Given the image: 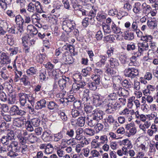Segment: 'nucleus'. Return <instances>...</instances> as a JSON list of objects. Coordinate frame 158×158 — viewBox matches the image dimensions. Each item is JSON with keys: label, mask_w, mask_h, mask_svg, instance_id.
<instances>
[{"label": "nucleus", "mask_w": 158, "mask_h": 158, "mask_svg": "<svg viewBox=\"0 0 158 158\" xmlns=\"http://www.w3.org/2000/svg\"><path fill=\"white\" fill-rule=\"evenodd\" d=\"M26 98H27L28 101L30 103L31 105L34 104L35 98L31 94H26Z\"/></svg>", "instance_id": "52"}, {"label": "nucleus", "mask_w": 158, "mask_h": 158, "mask_svg": "<svg viewBox=\"0 0 158 158\" xmlns=\"http://www.w3.org/2000/svg\"><path fill=\"white\" fill-rule=\"evenodd\" d=\"M121 106L120 105L118 102L115 101H110L109 104H108V108L107 110H110L112 109L114 110H116L118 107Z\"/></svg>", "instance_id": "14"}, {"label": "nucleus", "mask_w": 158, "mask_h": 158, "mask_svg": "<svg viewBox=\"0 0 158 158\" xmlns=\"http://www.w3.org/2000/svg\"><path fill=\"white\" fill-rule=\"evenodd\" d=\"M46 102L45 100L44 99L41 100L40 101H38L35 106L36 109H41L42 108L46 106Z\"/></svg>", "instance_id": "23"}, {"label": "nucleus", "mask_w": 158, "mask_h": 158, "mask_svg": "<svg viewBox=\"0 0 158 158\" xmlns=\"http://www.w3.org/2000/svg\"><path fill=\"white\" fill-rule=\"evenodd\" d=\"M6 136L8 137V139L11 141L14 138V131L12 130L9 131L7 133V135Z\"/></svg>", "instance_id": "60"}, {"label": "nucleus", "mask_w": 158, "mask_h": 158, "mask_svg": "<svg viewBox=\"0 0 158 158\" xmlns=\"http://www.w3.org/2000/svg\"><path fill=\"white\" fill-rule=\"evenodd\" d=\"M122 144L125 146H127V148H130L132 147V145L130 141L127 139L124 140L122 141Z\"/></svg>", "instance_id": "55"}, {"label": "nucleus", "mask_w": 158, "mask_h": 158, "mask_svg": "<svg viewBox=\"0 0 158 158\" xmlns=\"http://www.w3.org/2000/svg\"><path fill=\"white\" fill-rule=\"evenodd\" d=\"M35 10L37 12L39 13H41L43 12L42 7L40 2L37 1L35 4Z\"/></svg>", "instance_id": "41"}, {"label": "nucleus", "mask_w": 158, "mask_h": 158, "mask_svg": "<svg viewBox=\"0 0 158 158\" xmlns=\"http://www.w3.org/2000/svg\"><path fill=\"white\" fill-rule=\"evenodd\" d=\"M147 24L149 27L152 29H154L157 26V24L155 20H148L147 22Z\"/></svg>", "instance_id": "45"}, {"label": "nucleus", "mask_w": 158, "mask_h": 158, "mask_svg": "<svg viewBox=\"0 0 158 158\" xmlns=\"http://www.w3.org/2000/svg\"><path fill=\"white\" fill-rule=\"evenodd\" d=\"M87 15L88 16L87 18L94 22V18L96 16V11L93 10H90L89 13H88Z\"/></svg>", "instance_id": "47"}, {"label": "nucleus", "mask_w": 158, "mask_h": 158, "mask_svg": "<svg viewBox=\"0 0 158 158\" xmlns=\"http://www.w3.org/2000/svg\"><path fill=\"white\" fill-rule=\"evenodd\" d=\"M62 28L66 32H71L75 27V24L73 20H66L63 22Z\"/></svg>", "instance_id": "1"}, {"label": "nucleus", "mask_w": 158, "mask_h": 158, "mask_svg": "<svg viewBox=\"0 0 158 158\" xmlns=\"http://www.w3.org/2000/svg\"><path fill=\"white\" fill-rule=\"evenodd\" d=\"M92 106L89 105L85 104V110L87 113H94L95 111Z\"/></svg>", "instance_id": "35"}, {"label": "nucleus", "mask_w": 158, "mask_h": 158, "mask_svg": "<svg viewBox=\"0 0 158 158\" xmlns=\"http://www.w3.org/2000/svg\"><path fill=\"white\" fill-rule=\"evenodd\" d=\"M55 149L56 151V153L58 156L60 157H62L64 155V149L66 147V146H61L60 147L55 146Z\"/></svg>", "instance_id": "12"}, {"label": "nucleus", "mask_w": 158, "mask_h": 158, "mask_svg": "<svg viewBox=\"0 0 158 158\" xmlns=\"http://www.w3.org/2000/svg\"><path fill=\"white\" fill-rule=\"evenodd\" d=\"M69 81V78L65 76H63L62 78L60 79L58 81V84L60 89H63Z\"/></svg>", "instance_id": "8"}, {"label": "nucleus", "mask_w": 158, "mask_h": 158, "mask_svg": "<svg viewBox=\"0 0 158 158\" xmlns=\"http://www.w3.org/2000/svg\"><path fill=\"white\" fill-rule=\"evenodd\" d=\"M141 4L140 2H137L133 6V11L135 14H139L140 13Z\"/></svg>", "instance_id": "22"}, {"label": "nucleus", "mask_w": 158, "mask_h": 158, "mask_svg": "<svg viewBox=\"0 0 158 158\" xmlns=\"http://www.w3.org/2000/svg\"><path fill=\"white\" fill-rule=\"evenodd\" d=\"M143 13L148 15L150 13L151 8L149 5H147L145 3H143L142 5Z\"/></svg>", "instance_id": "26"}, {"label": "nucleus", "mask_w": 158, "mask_h": 158, "mask_svg": "<svg viewBox=\"0 0 158 158\" xmlns=\"http://www.w3.org/2000/svg\"><path fill=\"white\" fill-rule=\"evenodd\" d=\"M110 66L111 68H114L118 66L119 63L118 60L115 58H111L109 60Z\"/></svg>", "instance_id": "27"}, {"label": "nucleus", "mask_w": 158, "mask_h": 158, "mask_svg": "<svg viewBox=\"0 0 158 158\" xmlns=\"http://www.w3.org/2000/svg\"><path fill=\"white\" fill-rule=\"evenodd\" d=\"M2 38L4 39L5 40H6L7 43L10 45H12L14 44V37L12 36L6 35L5 36H4Z\"/></svg>", "instance_id": "20"}, {"label": "nucleus", "mask_w": 158, "mask_h": 158, "mask_svg": "<svg viewBox=\"0 0 158 158\" xmlns=\"http://www.w3.org/2000/svg\"><path fill=\"white\" fill-rule=\"evenodd\" d=\"M121 84L123 87L126 88H130L132 87L131 82L126 79L124 80L122 82Z\"/></svg>", "instance_id": "48"}, {"label": "nucleus", "mask_w": 158, "mask_h": 158, "mask_svg": "<svg viewBox=\"0 0 158 158\" xmlns=\"http://www.w3.org/2000/svg\"><path fill=\"white\" fill-rule=\"evenodd\" d=\"M135 99V97H130L128 100V105L130 107H132L135 104L136 108H138L140 106V104L139 100Z\"/></svg>", "instance_id": "7"}, {"label": "nucleus", "mask_w": 158, "mask_h": 158, "mask_svg": "<svg viewBox=\"0 0 158 158\" xmlns=\"http://www.w3.org/2000/svg\"><path fill=\"white\" fill-rule=\"evenodd\" d=\"M93 116L94 118L99 121L103 118V112L101 110H95Z\"/></svg>", "instance_id": "10"}, {"label": "nucleus", "mask_w": 158, "mask_h": 158, "mask_svg": "<svg viewBox=\"0 0 158 158\" xmlns=\"http://www.w3.org/2000/svg\"><path fill=\"white\" fill-rule=\"evenodd\" d=\"M126 133L127 134L128 137H130L131 135H134L136 132V130L135 127H133L130 129L128 131H126Z\"/></svg>", "instance_id": "44"}, {"label": "nucleus", "mask_w": 158, "mask_h": 158, "mask_svg": "<svg viewBox=\"0 0 158 158\" xmlns=\"http://www.w3.org/2000/svg\"><path fill=\"white\" fill-rule=\"evenodd\" d=\"M60 119L63 121H66L67 120L68 118L65 114L63 112H61L59 114Z\"/></svg>", "instance_id": "63"}, {"label": "nucleus", "mask_w": 158, "mask_h": 158, "mask_svg": "<svg viewBox=\"0 0 158 158\" xmlns=\"http://www.w3.org/2000/svg\"><path fill=\"white\" fill-rule=\"evenodd\" d=\"M0 59L2 63L4 64H8L10 62V59L7 54L6 53L2 52L0 55Z\"/></svg>", "instance_id": "9"}, {"label": "nucleus", "mask_w": 158, "mask_h": 158, "mask_svg": "<svg viewBox=\"0 0 158 158\" xmlns=\"http://www.w3.org/2000/svg\"><path fill=\"white\" fill-rule=\"evenodd\" d=\"M31 19L33 24L37 23L40 21V17L37 16V14H33L31 16Z\"/></svg>", "instance_id": "37"}, {"label": "nucleus", "mask_w": 158, "mask_h": 158, "mask_svg": "<svg viewBox=\"0 0 158 158\" xmlns=\"http://www.w3.org/2000/svg\"><path fill=\"white\" fill-rule=\"evenodd\" d=\"M110 27L111 31H112L114 33H119L121 32V29L120 27L117 26L114 22H112L111 24L110 25Z\"/></svg>", "instance_id": "19"}, {"label": "nucleus", "mask_w": 158, "mask_h": 158, "mask_svg": "<svg viewBox=\"0 0 158 158\" xmlns=\"http://www.w3.org/2000/svg\"><path fill=\"white\" fill-rule=\"evenodd\" d=\"M102 26L105 35L109 34L111 32V29L110 25L105 24L102 25Z\"/></svg>", "instance_id": "34"}, {"label": "nucleus", "mask_w": 158, "mask_h": 158, "mask_svg": "<svg viewBox=\"0 0 158 158\" xmlns=\"http://www.w3.org/2000/svg\"><path fill=\"white\" fill-rule=\"evenodd\" d=\"M85 117H81L77 119V125L80 126H83L85 124Z\"/></svg>", "instance_id": "42"}, {"label": "nucleus", "mask_w": 158, "mask_h": 158, "mask_svg": "<svg viewBox=\"0 0 158 158\" xmlns=\"http://www.w3.org/2000/svg\"><path fill=\"white\" fill-rule=\"evenodd\" d=\"M20 81L21 83H23L25 86L29 85L30 83V81H29V78L26 76H23L20 79Z\"/></svg>", "instance_id": "32"}, {"label": "nucleus", "mask_w": 158, "mask_h": 158, "mask_svg": "<svg viewBox=\"0 0 158 158\" xmlns=\"http://www.w3.org/2000/svg\"><path fill=\"white\" fill-rule=\"evenodd\" d=\"M23 22L24 24H28L30 23L31 21L30 17L27 14L24 15Z\"/></svg>", "instance_id": "58"}, {"label": "nucleus", "mask_w": 158, "mask_h": 158, "mask_svg": "<svg viewBox=\"0 0 158 158\" xmlns=\"http://www.w3.org/2000/svg\"><path fill=\"white\" fill-rule=\"evenodd\" d=\"M31 122L33 126L36 127L39 125L40 121L39 119L35 118L32 119Z\"/></svg>", "instance_id": "50"}, {"label": "nucleus", "mask_w": 158, "mask_h": 158, "mask_svg": "<svg viewBox=\"0 0 158 158\" xmlns=\"http://www.w3.org/2000/svg\"><path fill=\"white\" fill-rule=\"evenodd\" d=\"M13 123L14 126L18 127H21V126L23 124V122L21 121L18 118L15 119L14 120Z\"/></svg>", "instance_id": "39"}, {"label": "nucleus", "mask_w": 158, "mask_h": 158, "mask_svg": "<svg viewBox=\"0 0 158 158\" xmlns=\"http://www.w3.org/2000/svg\"><path fill=\"white\" fill-rule=\"evenodd\" d=\"M151 125V122L149 121H146L144 122L143 124H140L139 127L143 131L145 132L146 129L149 128Z\"/></svg>", "instance_id": "18"}, {"label": "nucleus", "mask_w": 158, "mask_h": 158, "mask_svg": "<svg viewBox=\"0 0 158 158\" xmlns=\"http://www.w3.org/2000/svg\"><path fill=\"white\" fill-rule=\"evenodd\" d=\"M35 5L32 2H30L27 6V10L28 11L31 13H34L35 11Z\"/></svg>", "instance_id": "54"}, {"label": "nucleus", "mask_w": 158, "mask_h": 158, "mask_svg": "<svg viewBox=\"0 0 158 158\" xmlns=\"http://www.w3.org/2000/svg\"><path fill=\"white\" fill-rule=\"evenodd\" d=\"M83 93L84 97L82 100L84 101V103H85V102L87 101L90 98L89 96V91L88 89H85L83 91Z\"/></svg>", "instance_id": "31"}, {"label": "nucleus", "mask_w": 158, "mask_h": 158, "mask_svg": "<svg viewBox=\"0 0 158 158\" xmlns=\"http://www.w3.org/2000/svg\"><path fill=\"white\" fill-rule=\"evenodd\" d=\"M15 21L19 27H22L24 24L23 19L20 15H17L15 18Z\"/></svg>", "instance_id": "28"}, {"label": "nucleus", "mask_w": 158, "mask_h": 158, "mask_svg": "<svg viewBox=\"0 0 158 158\" xmlns=\"http://www.w3.org/2000/svg\"><path fill=\"white\" fill-rule=\"evenodd\" d=\"M99 142L101 146L105 143H107L108 141L107 137L106 135H103L100 137Z\"/></svg>", "instance_id": "38"}, {"label": "nucleus", "mask_w": 158, "mask_h": 158, "mask_svg": "<svg viewBox=\"0 0 158 158\" xmlns=\"http://www.w3.org/2000/svg\"><path fill=\"white\" fill-rule=\"evenodd\" d=\"M2 143L5 145L8 144L10 142V140L8 139V137L6 136H3L2 137L1 139Z\"/></svg>", "instance_id": "57"}, {"label": "nucleus", "mask_w": 158, "mask_h": 158, "mask_svg": "<svg viewBox=\"0 0 158 158\" xmlns=\"http://www.w3.org/2000/svg\"><path fill=\"white\" fill-rule=\"evenodd\" d=\"M91 78L95 81L96 84L98 85L99 84L100 82V76L99 75H95L94 76L92 77Z\"/></svg>", "instance_id": "64"}, {"label": "nucleus", "mask_w": 158, "mask_h": 158, "mask_svg": "<svg viewBox=\"0 0 158 158\" xmlns=\"http://www.w3.org/2000/svg\"><path fill=\"white\" fill-rule=\"evenodd\" d=\"M1 114L3 118L6 122H10L11 121V118L10 115L3 112H2Z\"/></svg>", "instance_id": "51"}, {"label": "nucleus", "mask_w": 158, "mask_h": 158, "mask_svg": "<svg viewBox=\"0 0 158 158\" xmlns=\"http://www.w3.org/2000/svg\"><path fill=\"white\" fill-rule=\"evenodd\" d=\"M45 58V55L41 54L38 55L36 57L37 61L40 63H41L43 62Z\"/></svg>", "instance_id": "53"}, {"label": "nucleus", "mask_w": 158, "mask_h": 158, "mask_svg": "<svg viewBox=\"0 0 158 158\" xmlns=\"http://www.w3.org/2000/svg\"><path fill=\"white\" fill-rule=\"evenodd\" d=\"M124 73L126 77L132 79L136 78L139 75V73L138 69L131 68L126 69L124 71Z\"/></svg>", "instance_id": "2"}, {"label": "nucleus", "mask_w": 158, "mask_h": 158, "mask_svg": "<svg viewBox=\"0 0 158 158\" xmlns=\"http://www.w3.org/2000/svg\"><path fill=\"white\" fill-rule=\"evenodd\" d=\"M39 79L40 81H46L48 79L47 76L46 71L45 69H42L40 71Z\"/></svg>", "instance_id": "15"}, {"label": "nucleus", "mask_w": 158, "mask_h": 158, "mask_svg": "<svg viewBox=\"0 0 158 158\" xmlns=\"http://www.w3.org/2000/svg\"><path fill=\"white\" fill-rule=\"evenodd\" d=\"M134 111L133 110H129L127 108H125L119 113L121 115H124L128 119L129 121H131L132 119V115L134 114Z\"/></svg>", "instance_id": "3"}, {"label": "nucleus", "mask_w": 158, "mask_h": 158, "mask_svg": "<svg viewBox=\"0 0 158 158\" xmlns=\"http://www.w3.org/2000/svg\"><path fill=\"white\" fill-rule=\"evenodd\" d=\"M106 123L110 125H113V128L116 130L119 126V124L117 121H116L113 116L109 115L106 118L104 119Z\"/></svg>", "instance_id": "4"}, {"label": "nucleus", "mask_w": 158, "mask_h": 158, "mask_svg": "<svg viewBox=\"0 0 158 158\" xmlns=\"http://www.w3.org/2000/svg\"><path fill=\"white\" fill-rule=\"evenodd\" d=\"M136 48V46L135 44L133 43H131L127 45V49L128 51L134 50Z\"/></svg>", "instance_id": "56"}, {"label": "nucleus", "mask_w": 158, "mask_h": 158, "mask_svg": "<svg viewBox=\"0 0 158 158\" xmlns=\"http://www.w3.org/2000/svg\"><path fill=\"white\" fill-rule=\"evenodd\" d=\"M25 126L26 129L30 132L34 130L33 126L30 121H27L26 122Z\"/></svg>", "instance_id": "40"}, {"label": "nucleus", "mask_w": 158, "mask_h": 158, "mask_svg": "<svg viewBox=\"0 0 158 158\" xmlns=\"http://www.w3.org/2000/svg\"><path fill=\"white\" fill-rule=\"evenodd\" d=\"M139 49H138V52H134L133 54L134 55L136 54L137 53V56H139V53L140 54V55L141 53L143 51L145 50H147L148 49V44H147L146 45H145V44L142 43H140L139 44Z\"/></svg>", "instance_id": "11"}, {"label": "nucleus", "mask_w": 158, "mask_h": 158, "mask_svg": "<svg viewBox=\"0 0 158 158\" xmlns=\"http://www.w3.org/2000/svg\"><path fill=\"white\" fill-rule=\"evenodd\" d=\"M16 101V96L15 94H10L8 98V103L13 104L15 103Z\"/></svg>", "instance_id": "36"}, {"label": "nucleus", "mask_w": 158, "mask_h": 158, "mask_svg": "<svg viewBox=\"0 0 158 158\" xmlns=\"http://www.w3.org/2000/svg\"><path fill=\"white\" fill-rule=\"evenodd\" d=\"M91 146L94 148H99L101 146L99 141L95 139H94L91 142Z\"/></svg>", "instance_id": "46"}, {"label": "nucleus", "mask_w": 158, "mask_h": 158, "mask_svg": "<svg viewBox=\"0 0 158 158\" xmlns=\"http://www.w3.org/2000/svg\"><path fill=\"white\" fill-rule=\"evenodd\" d=\"M114 89L117 91L118 94L120 96L127 98L129 95L128 91L123 88L121 87L115 86Z\"/></svg>", "instance_id": "5"}, {"label": "nucleus", "mask_w": 158, "mask_h": 158, "mask_svg": "<svg viewBox=\"0 0 158 158\" xmlns=\"http://www.w3.org/2000/svg\"><path fill=\"white\" fill-rule=\"evenodd\" d=\"M91 118L90 116H88L87 118V119L88 120V125L92 127H95L98 121L94 118L93 117L91 118Z\"/></svg>", "instance_id": "21"}, {"label": "nucleus", "mask_w": 158, "mask_h": 158, "mask_svg": "<svg viewBox=\"0 0 158 158\" xmlns=\"http://www.w3.org/2000/svg\"><path fill=\"white\" fill-rule=\"evenodd\" d=\"M27 140L31 143L36 142L38 140V138L32 134L29 135L27 138Z\"/></svg>", "instance_id": "33"}, {"label": "nucleus", "mask_w": 158, "mask_h": 158, "mask_svg": "<svg viewBox=\"0 0 158 158\" xmlns=\"http://www.w3.org/2000/svg\"><path fill=\"white\" fill-rule=\"evenodd\" d=\"M99 57L100 58V60L99 61L96 63V65L98 67H101L102 65H104L106 60V58L105 56L102 55H100Z\"/></svg>", "instance_id": "29"}, {"label": "nucleus", "mask_w": 158, "mask_h": 158, "mask_svg": "<svg viewBox=\"0 0 158 158\" xmlns=\"http://www.w3.org/2000/svg\"><path fill=\"white\" fill-rule=\"evenodd\" d=\"M105 40L106 41H109L110 42H113L115 40L113 35H109L104 37Z\"/></svg>", "instance_id": "61"}, {"label": "nucleus", "mask_w": 158, "mask_h": 158, "mask_svg": "<svg viewBox=\"0 0 158 158\" xmlns=\"http://www.w3.org/2000/svg\"><path fill=\"white\" fill-rule=\"evenodd\" d=\"M37 72V70L34 67H31L29 69H27L26 71L28 77H30L31 76L36 75Z\"/></svg>", "instance_id": "25"}, {"label": "nucleus", "mask_w": 158, "mask_h": 158, "mask_svg": "<svg viewBox=\"0 0 158 158\" xmlns=\"http://www.w3.org/2000/svg\"><path fill=\"white\" fill-rule=\"evenodd\" d=\"M10 144L7 146V149L8 151L14 150L15 152L19 151V147L18 146V142L15 140L10 141Z\"/></svg>", "instance_id": "6"}, {"label": "nucleus", "mask_w": 158, "mask_h": 158, "mask_svg": "<svg viewBox=\"0 0 158 158\" xmlns=\"http://www.w3.org/2000/svg\"><path fill=\"white\" fill-rule=\"evenodd\" d=\"M63 137V135L61 132H59L53 135L54 140L55 142L59 141Z\"/></svg>", "instance_id": "49"}, {"label": "nucleus", "mask_w": 158, "mask_h": 158, "mask_svg": "<svg viewBox=\"0 0 158 158\" xmlns=\"http://www.w3.org/2000/svg\"><path fill=\"white\" fill-rule=\"evenodd\" d=\"M93 102L97 106H100L102 103V102L99 95L94 94L92 96Z\"/></svg>", "instance_id": "13"}, {"label": "nucleus", "mask_w": 158, "mask_h": 158, "mask_svg": "<svg viewBox=\"0 0 158 158\" xmlns=\"http://www.w3.org/2000/svg\"><path fill=\"white\" fill-rule=\"evenodd\" d=\"M26 94L24 93H20L19 94V100L20 105L22 106H24L27 102Z\"/></svg>", "instance_id": "16"}, {"label": "nucleus", "mask_w": 158, "mask_h": 158, "mask_svg": "<svg viewBox=\"0 0 158 158\" xmlns=\"http://www.w3.org/2000/svg\"><path fill=\"white\" fill-rule=\"evenodd\" d=\"M89 140L87 139L85 136L82 138L80 142H79L80 144H81L84 146V145H88L89 143Z\"/></svg>", "instance_id": "62"}, {"label": "nucleus", "mask_w": 158, "mask_h": 158, "mask_svg": "<svg viewBox=\"0 0 158 158\" xmlns=\"http://www.w3.org/2000/svg\"><path fill=\"white\" fill-rule=\"evenodd\" d=\"M124 38L125 40H133L134 38L133 33L130 32L129 31H125Z\"/></svg>", "instance_id": "24"}, {"label": "nucleus", "mask_w": 158, "mask_h": 158, "mask_svg": "<svg viewBox=\"0 0 158 158\" xmlns=\"http://www.w3.org/2000/svg\"><path fill=\"white\" fill-rule=\"evenodd\" d=\"M88 86L89 89L93 90H95L97 88L96 84L95 82H89L88 84Z\"/></svg>", "instance_id": "59"}, {"label": "nucleus", "mask_w": 158, "mask_h": 158, "mask_svg": "<svg viewBox=\"0 0 158 158\" xmlns=\"http://www.w3.org/2000/svg\"><path fill=\"white\" fill-rule=\"evenodd\" d=\"M53 146L51 144L48 143L44 151V152L46 154H51L53 152Z\"/></svg>", "instance_id": "30"}, {"label": "nucleus", "mask_w": 158, "mask_h": 158, "mask_svg": "<svg viewBox=\"0 0 158 158\" xmlns=\"http://www.w3.org/2000/svg\"><path fill=\"white\" fill-rule=\"evenodd\" d=\"M153 40V37L151 35H145L141 37V40L143 41L149 42Z\"/></svg>", "instance_id": "43"}, {"label": "nucleus", "mask_w": 158, "mask_h": 158, "mask_svg": "<svg viewBox=\"0 0 158 158\" xmlns=\"http://www.w3.org/2000/svg\"><path fill=\"white\" fill-rule=\"evenodd\" d=\"M135 149L138 152H141L145 150V146L142 143L136 142L135 144Z\"/></svg>", "instance_id": "17"}]
</instances>
